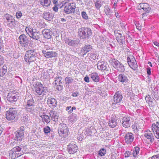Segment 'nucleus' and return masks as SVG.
<instances>
[{
    "instance_id": "1",
    "label": "nucleus",
    "mask_w": 159,
    "mask_h": 159,
    "mask_svg": "<svg viewBox=\"0 0 159 159\" xmlns=\"http://www.w3.org/2000/svg\"><path fill=\"white\" fill-rule=\"evenodd\" d=\"M78 35L81 39H88L92 35L91 30L88 28H81L78 30Z\"/></svg>"
},
{
    "instance_id": "2",
    "label": "nucleus",
    "mask_w": 159,
    "mask_h": 159,
    "mask_svg": "<svg viewBox=\"0 0 159 159\" xmlns=\"http://www.w3.org/2000/svg\"><path fill=\"white\" fill-rule=\"evenodd\" d=\"M36 52L35 49H30L26 52L25 60L27 62H31L35 61L36 59Z\"/></svg>"
},
{
    "instance_id": "3",
    "label": "nucleus",
    "mask_w": 159,
    "mask_h": 159,
    "mask_svg": "<svg viewBox=\"0 0 159 159\" xmlns=\"http://www.w3.org/2000/svg\"><path fill=\"white\" fill-rule=\"evenodd\" d=\"M18 39L19 43L21 46L26 48H29L30 46L31 42L25 35L24 34L20 35Z\"/></svg>"
},
{
    "instance_id": "4",
    "label": "nucleus",
    "mask_w": 159,
    "mask_h": 159,
    "mask_svg": "<svg viewBox=\"0 0 159 159\" xmlns=\"http://www.w3.org/2000/svg\"><path fill=\"white\" fill-rule=\"evenodd\" d=\"M35 92L37 95L43 96L46 94L48 92L46 88L44 87L40 83L36 84Z\"/></svg>"
},
{
    "instance_id": "5",
    "label": "nucleus",
    "mask_w": 159,
    "mask_h": 159,
    "mask_svg": "<svg viewBox=\"0 0 159 159\" xmlns=\"http://www.w3.org/2000/svg\"><path fill=\"white\" fill-rule=\"evenodd\" d=\"M17 114V110L16 108H10L5 113L6 118L8 120H13L15 119Z\"/></svg>"
},
{
    "instance_id": "6",
    "label": "nucleus",
    "mask_w": 159,
    "mask_h": 159,
    "mask_svg": "<svg viewBox=\"0 0 159 159\" xmlns=\"http://www.w3.org/2000/svg\"><path fill=\"white\" fill-rule=\"evenodd\" d=\"M68 2H64L63 6H65L64 8V12L66 14L73 13L75 11V6L73 3H68Z\"/></svg>"
},
{
    "instance_id": "7",
    "label": "nucleus",
    "mask_w": 159,
    "mask_h": 159,
    "mask_svg": "<svg viewBox=\"0 0 159 159\" xmlns=\"http://www.w3.org/2000/svg\"><path fill=\"white\" fill-rule=\"evenodd\" d=\"M19 96L17 93L14 91L9 92L7 96V100L10 102L13 103L16 102L19 98Z\"/></svg>"
},
{
    "instance_id": "8",
    "label": "nucleus",
    "mask_w": 159,
    "mask_h": 159,
    "mask_svg": "<svg viewBox=\"0 0 159 159\" xmlns=\"http://www.w3.org/2000/svg\"><path fill=\"white\" fill-rule=\"evenodd\" d=\"M112 64L114 67L120 72H123L125 70L124 65L118 60L114 59L112 60Z\"/></svg>"
},
{
    "instance_id": "9",
    "label": "nucleus",
    "mask_w": 159,
    "mask_h": 159,
    "mask_svg": "<svg viewBox=\"0 0 159 159\" xmlns=\"http://www.w3.org/2000/svg\"><path fill=\"white\" fill-rule=\"evenodd\" d=\"M64 41L69 46L74 47H77L80 42L79 40L76 38L73 39L66 38Z\"/></svg>"
},
{
    "instance_id": "10",
    "label": "nucleus",
    "mask_w": 159,
    "mask_h": 159,
    "mask_svg": "<svg viewBox=\"0 0 159 159\" xmlns=\"http://www.w3.org/2000/svg\"><path fill=\"white\" fill-rule=\"evenodd\" d=\"M97 66L98 69L101 71H104L108 70L109 65L107 62L102 60L98 62Z\"/></svg>"
},
{
    "instance_id": "11",
    "label": "nucleus",
    "mask_w": 159,
    "mask_h": 159,
    "mask_svg": "<svg viewBox=\"0 0 159 159\" xmlns=\"http://www.w3.org/2000/svg\"><path fill=\"white\" fill-rule=\"evenodd\" d=\"M119 30H115L114 33L118 42L120 44L122 45L125 43V37L124 35H122L121 33L119 32Z\"/></svg>"
},
{
    "instance_id": "12",
    "label": "nucleus",
    "mask_w": 159,
    "mask_h": 159,
    "mask_svg": "<svg viewBox=\"0 0 159 159\" xmlns=\"http://www.w3.org/2000/svg\"><path fill=\"white\" fill-rule=\"evenodd\" d=\"M122 98L123 96L121 92L116 91L113 96V103L112 104L120 103L121 102Z\"/></svg>"
},
{
    "instance_id": "13",
    "label": "nucleus",
    "mask_w": 159,
    "mask_h": 159,
    "mask_svg": "<svg viewBox=\"0 0 159 159\" xmlns=\"http://www.w3.org/2000/svg\"><path fill=\"white\" fill-rule=\"evenodd\" d=\"M134 136L131 132L127 133L124 136V139L126 144H131L134 140Z\"/></svg>"
},
{
    "instance_id": "14",
    "label": "nucleus",
    "mask_w": 159,
    "mask_h": 159,
    "mask_svg": "<svg viewBox=\"0 0 159 159\" xmlns=\"http://www.w3.org/2000/svg\"><path fill=\"white\" fill-rule=\"evenodd\" d=\"M61 126V127L58 132L59 134H63V136L64 137L67 136L68 135L69 130L66 124H62Z\"/></svg>"
},
{
    "instance_id": "15",
    "label": "nucleus",
    "mask_w": 159,
    "mask_h": 159,
    "mask_svg": "<svg viewBox=\"0 0 159 159\" xmlns=\"http://www.w3.org/2000/svg\"><path fill=\"white\" fill-rule=\"evenodd\" d=\"M4 18L7 20V22H9L11 23L8 24V26L9 27L13 28L14 26V24H15V20L12 16L8 14H6L4 16Z\"/></svg>"
},
{
    "instance_id": "16",
    "label": "nucleus",
    "mask_w": 159,
    "mask_h": 159,
    "mask_svg": "<svg viewBox=\"0 0 159 159\" xmlns=\"http://www.w3.org/2000/svg\"><path fill=\"white\" fill-rule=\"evenodd\" d=\"M68 152L70 154H74L77 152L78 148L75 144L70 143L67 146Z\"/></svg>"
},
{
    "instance_id": "17",
    "label": "nucleus",
    "mask_w": 159,
    "mask_h": 159,
    "mask_svg": "<svg viewBox=\"0 0 159 159\" xmlns=\"http://www.w3.org/2000/svg\"><path fill=\"white\" fill-rule=\"evenodd\" d=\"M92 49V46L91 45H85L81 48L80 53L83 56L85 55L88 52L91 51Z\"/></svg>"
},
{
    "instance_id": "18",
    "label": "nucleus",
    "mask_w": 159,
    "mask_h": 159,
    "mask_svg": "<svg viewBox=\"0 0 159 159\" xmlns=\"http://www.w3.org/2000/svg\"><path fill=\"white\" fill-rule=\"evenodd\" d=\"M42 33L44 38L47 39H50L52 37V32L51 30L48 29H44L43 30Z\"/></svg>"
},
{
    "instance_id": "19",
    "label": "nucleus",
    "mask_w": 159,
    "mask_h": 159,
    "mask_svg": "<svg viewBox=\"0 0 159 159\" xmlns=\"http://www.w3.org/2000/svg\"><path fill=\"white\" fill-rule=\"evenodd\" d=\"M42 52L44 55V56L47 58L55 57L57 56V53L53 51L46 52L45 50H43Z\"/></svg>"
},
{
    "instance_id": "20",
    "label": "nucleus",
    "mask_w": 159,
    "mask_h": 159,
    "mask_svg": "<svg viewBox=\"0 0 159 159\" xmlns=\"http://www.w3.org/2000/svg\"><path fill=\"white\" fill-rule=\"evenodd\" d=\"M49 114L52 120L55 122L58 121V114L56 111L51 110L49 112Z\"/></svg>"
},
{
    "instance_id": "21",
    "label": "nucleus",
    "mask_w": 159,
    "mask_h": 159,
    "mask_svg": "<svg viewBox=\"0 0 159 159\" xmlns=\"http://www.w3.org/2000/svg\"><path fill=\"white\" fill-rule=\"evenodd\" d=\"M130 120L129 117L125 116L122 119V125L125 128H128L130 125Z\"/></svg>"
},
{
    "instance_id": "22",
    "label": "nucleus",
    "mask_w": 159,
    "mask_h": 159,
    "mask_svg": "<svg viewBox=\"0 0 159 159\" xmlns=\"http://www.w3.org/2000/svg\"><path fill=\"white\" fill-rule=\"evenodd\" d=\"M144 136L147 139H149L151 143L153 142L154 138L153 134L150 131L147 130L144 134Z\"/></svg>"
},
{
    "instance_id": "23",
    "label": "nucleus",
    "mask_w": 159,
    "mask_h": 159,
    "mask_svg": "<svg viewBox=\"0 0 159 159\" xmlns=\"http://www.w3.org/2000/svg\"><path fill=\"white\" fill-rule=\"evenodd\" d=\"M22 146H16L13 148V151H15L17 154V156L20 157L21 155L24 154V152L22 149Z\"/></svg>"
},
{
    "instance_id": "24",
    "label": "nucleus",
    "mask_w": 159,
    "mask_h": 159,
    "mask_svg": "<svg viewBox=\"0 0 159 159\" xmlns=\"http://www.w3.org/2000/svg\"><path fill=\"white\" fill-rule=\"evenodd\" d=\"M118 81L122 83H126L128 80L127 76L124 73L119 74L118 76Z\"/></svg>"
},
{
    "instance_id": "25",
    "label": "nucleus",
    "mask_w": 159,
    "mask_h": 159,
    "mask_svg": "<svg viewBox=\"0 0 159 159\" xmlns=\"http://www.w3.org/2000/svg\"><path fill=\"white\" fill-rule=\"evenodd\" d=\"M141 9H143L147 13H148L151 10V8L147 3H141L140 4Z\"/></svg>"
},
{
    "instance_id": "26",
    "label": "nucleus",
    "mask_w": 159,
    "mask_h": 159,
    "mask_svg": "<svg viewBox=\"0 0 159 159\" xmlns=\"http://www.w3.org/2000/svg\"><path fill=\"white\" fill-rule=\"evenodd\" d=\"M43 17L45 20L49 21L51 20L53 18V14L49 12H45L43 14Z\"/></svg>"
},
{
    "instance_id": "27",
    "label": "nucleus",
    "mask_w": 159,
    "mask_h": 159,
    "mask_svg": "<svg viewBox=\"0 0 159 159\" xmlns=\"http://www.w3.org/2000/svg\"><path fill=\"white\" fill-rule=\"evenodd\" d=\"M47 103L51 107H54L57 106V101L53 98H49L47 100Z\"/></svg>"
},
{
    "instance_id": "28",
    "label": "nucleus",
    "mask_w": 159,
    "mask_h": 159,
    "mask_svg": "<svg viewBox=\"0 0 159 159\" xmlns=\"http://www.w3.org/2000/svg\"><path fill=\"white\" fill-rule=\"evenodd\" d=\"M90 77L95 82H98L99 81V77L96 73H93L89 75Z\"/></svg>"
},
{
    "instance_id": "29",
    "label": "nucleus",
    "mask_w": 159,
    "mask_h": 159,
    "mask_svg": "<svg viewBox=\"0 0 159 159\" xmlns=\"http://www.w3.org/2000/svg\"><path fill=\"white\" fill-rule=\"evenodd\" d=\"M50 3V0H40V4L44 8L49 6Z\"/></svg>"
},
{
    "instance_id": "30",
    "label": "nucleus",
    "mask_w": 159,
    "mask_h": 159,
    "mask_svg": "<svg viewBox=\"0 0 159 159\" xmlns=\"http://www.w3.org/2000/svg\"><path fill=\"white\" fill-rule=\"evenodd\" d=\"M16 137L15 140L17 141H20L22 140L24 137V132H20L17 131L16 133Z\"/></svg>"
},
{
    "instance_id": "31",
    "label": "nucleus",
    "mask_w": 159,
    "mask_h": 159,
    "mask_svg": "<svg viewBox=\"0 0 159 159\" xmlns=\"http://www.w3.org/2000/svg\"><path fill=\"white\" fill-rule=\"evenodd\" d=\"M142 124L140 122L135 121L134 124L132 125V128L134 131H137L141 129V125Z\"/></svg>"
},
{
    "instance_id": "32",
    "label": "nucleus",
    "mask_w": 159,
    "mask_h": 159,
    "mask_svg": "<svg viewBox=\"0 0 159 159\" xmlns=\"http://www.w3.org/2000/svg\"><path fill=\"white\" fill-rule=\"evenodd\" d=\"M94 2L97 9L99 10L102 5L103 1L102 0H95L94 1Z\"/></svg>"
},
{
    "instance_id": "33",
    "label": "nucleus",
    "mask_w": 159,
    "mask_h": 159,
    "mask_svg": "<svg viewBox=\"0 0 159 159\" xmlns=\"http://www.w3.org/2000/svg\"><path fill=\"white\" fill-rule=\"evenodd\" d=\"M128 65L129 67L134 70H136L138 69V65L136 60H134V61L132 62H131V63H128Z\"/></svg>"
},
{
    "instance_id": "34",
    "label": "nucleus",
    "mask_w": 159,
    "mask_h": 159,
    "mask_svg": "<svg viewBox=\"0 0 159 159\" xmlns=\"http://www.w3.org/2000/svg\"><path fill=\"white\" fill-rule=\"evenodd\" d=\"M34 106L25 105L24 109L27 112L33 113L34 110Z\"/></svg>"
},
{
    "instance_id": "35",
    "label": "nucleus",
    "mask_w": 159,
    "mask_h": 159,
    "mask_svg": "<svg viewBox=\"0 0 159 159\" xmlns=\"http://www.w3.org/2000/svg\"><path fill=\"white\" fill-rule=\"evenodd\" d=\"M33 39L38 40L40 37V34L36 31H34L30 36Z\"/></svg>"
},
{
    "instance_id": "36",
    "label": "nucleus",
    "mask_w": 159,
    "mask_h": 159,
    "mask_svg": "<svg viewBox=\"0 0 159 159\" xmlns=\"http://www.w3.org/2000/svg\"><path fill=\"white\" fill-rule=\"evenodd\" d=\"M7 67L4 65L0 68V77L3 76L7 72Z\"/></svg>"
},
{
    "instance_id": "37",
    "label": "nucleus",
    "mask_w": 159,
    "mask_h": 159,
    "mask_svg": "<svg viewBox=\"0 0 159 159\" xmlns=\"http://www.w3.org/2000/svg\"><path fill=\"white\" fill-rule=\"evenodd\" d=\"M155 137L157 139H159V128H157L155 125H153L152 129Z\"/></svg>"
},
{
    "instance_id": "38",
    "label": "nucleus",
    "mask_w": 159,
    "mask_h": 159,
    "mask_svg": "<svg viewBox=\"0 0 159 159\" xmlns=\"http://www.w3.org/2000/svg\"><path fill=\"white\" fill-rule=\"evenodd\" d=\"M105 8V12L106 15L109 18L112 17V12L110 8H109L107 6H106Z\"/></svg>"
},
{
    "instance_id": "39",
    "label": "nucleus",
    "mask_w": 159,
    "mask_h": 159,
    "mask_svg": "<svg viewBox=\"0 0 159 159\" xmlns=\"http://www.w3.org/2000/svg\"><path fill=\"white\" fill-rule=\"evenodd\" d=\"M9 156L12 159H15L19 157L17 156V154L16 152L13 151V148L10 151Z\"/></svg>"
},
{
    "instance_id": "40",
    "label": "nucleus",
    "mask_w": 159,
    "mask_h": 159,
    "mask_svg": "<svg viewBox=\"0 0 159 159\" xmlns=\"http://www.w3.org/2000/svg\"><path fill=\"white\" fill-rule=\"evenodd\" d=\"M109 125L111 128H114L116 126L117 123L116 120L115 118H112L109 122Z\"/></svg>"
},
{
    "instance_id": "41",
    "label": "nucleus",
    "mask_w": 159,
    "mask_h": 159,
    "mask_svg": "<svg viewBox=\"0 0 159 159\" xmlns=\"http://www.w3.org/2000/svg\"><path fill=\"white\" fill-rule=\"evenodd\" d=\"M25 105H29L30 106H34V102L32 98H31L28 99L25 98Z\"/></svg>"
},
{
    "instance_id": "42",
    "label": "nucleus",
    "mask_w": 159,
    "mask_h": 159,
    "mask_svg": "<svg viewBox=\"0 0 159 159\" xmlns=\"http://www.w3.org/2000/svg\"><path fill=\"white\" fill-rule=\"evenodd\" d=\"M140 150V148L138 147H135L134 148L133 152V156L134 157H136L137 155L139 154Z\"/></svg>"
},
{
    "instance_id": "43",
    "label": "nucleus",
    "mask_w": 159,
    "mask_h": 159,
    "mask_svg": "<svg viewBox=\"0 0 159 159\" xmlns=\"http://www.w3.org/2000/svg\"><path fill=\"white\" fill-rule=\"evenodd\" d=\"M43 121H45L46 123H49L51 120L49 116L46 115H43L41 116Z\"/></svg>"
},
{
    "instance_id": "44",
    "label": "nucleus",
    "mask_w": 159,
    "mask_h": 159,
    "mask_svg": "<svg viewBox=\"0 0 159 159\" xmlns=\"http://www.w3.org/2000/svg\"><path fill=\"white\" fill-rule=\"evenodd\" d=\"M88 56H89L90 58L93 60H96L98 59V56L97 54L94 53H89Z\"/></svg>"
},
{
    "instance_id": "45",
    "label": "nucleus",
    "mask_w": 159,
    "mask_h": 159,
    "mask_svg": "<svg viewBox=\"0 0 159 159\" xmlns=\"http://www.w3.org/2000/svg\"><path fill=\"white\" fill-rule=\"evenodd\" d=\"M127 62L128 64V63H131L134 61L135 60V59L134 56L132 55H129L128 57H127Z\"/></svg>"
},
{
    "instance_id": "46",
    "label": "nucleus",
    "mask_w": 159,
    "mask_h": 159,
    "mask_svg": "<svg viewBox=\"0 0 159 159\" xmlns=\"http://www.w3.org/2000/svg\"><path fill=\"white\" fill-rule=\"evenodd\" d=\"M29 116L27 115H25L22 118L21 121L23 123L26 124L29 121Z\"/></svg>"
},
{
    "instance_id": "47",
    "label": "nucleus",
    "mask_w": 159,
    "mask_h": 159,
    "mask_svg": "<svg viewBox=\"0 0 159 159\" xmlns=\"http://www.w3.org/2000/svg\"><path fill=\"white\" fill-rule=\"evenodd\" d=\"M25 30L26 33L30 36L34 32L33 30L30 26H28L27 27H26Z\"/></svg>"
},
{
    "instance_id": "48",
    "label": "nucleus",
    "mask_w": 159,
    "mask_h": 159,
    "mask_svg": "<svg viewBox=\"0 0 159 159\" xmlns=\"http://www.w3.org/2000/svg\"><path fill=\"white\" fill-rule=\"evenodd\" d=\"M106 153V150L104 148H102L98 151V155L101 157L105 155Z\"/></svg>"
},
{
    "instance_id": "49",
    "label": "nucleus",
    "mask_w": 159,
    "mask_h": 159,
    "mask_svg": "<svg viewBox=\"0 0 159 159\" xmlns=\"http://www.w3.org/2000/svg\"><path fill=\"white\" fill-rule=\"evenodd\" d=\"M151 101H150V102H147L149 105V106L150 107H153L155 106L156 105V100H155L154 99H152Z\"/></svg>"
},
{
    "instance_id": "50",
    "label": "nucleus",
    "mask_w": 159,
    "mask_h": 159,
    "mask_svg": "<svg viewBox=\"0 0 159 159\" xmlns=\"http://www.w3.org/2000/svg\"><path fill=\"white\" fill-rule=\"evenodd\" d=\"M92 133V131H91V129L89 128L86 129H85V132H84V134L86 135V136L91 135Z\"/></svg>"
},
{
    "instance_id": "51",
    "label": "nucleus",
    "mask_w": 159,
    "mask_h": 159,
    "mask_svg": "<svg viewBox=\"0 0 159 159\" xmlns=\"http://www.w3.org/2000/svg\"><path fill=\"white\" fill-rule=\"evenodd\" d=\"M81 16L82 17L86 20H87L88 19V16L87 14L84 11H83L81 12Z\"/></svg>"
},
{
    "instance_id": "52",
    "label": "nucleus",
    "mask_w": 159,
    "mask_h": 159,
    "mask_svg": "<svg viewBox=\"0 0 159 159\" xmlns=\"http://www.w3.org/2000/svg\"><path fill=\"white\" fill-rule=\"evenodd\" d=\"M65 80L66 84H69L71 83L72 82L73 79L71 77H67L66 78Z\"/></svg>"
},
{
    "instance_id": "53",
    "label": "nucleus",
    "mask_w": 159,
    "mask_h": 159,
    "mask_svg": "<svg viewBox=\"0 0 159 159\" xmlns=\"http://www.w3.org/2000/svg\"><path fill=\"white\" fill-rule=\"evenodd\" d=\"M43 129V131L45 134H48L50 133L51 131L50 128L48 126H46L44 127Z\"/></svg>"
},
{
    "instance_id": "54",
    "label": "nucleus",
    "mask_w": 159,
    "mask_h": 159,
    "mask_svg": "<svg viewBox=\"0 0 159 159\" xmlns=\"http://www.w3.org/2000/svg\"><path fill=\"white\" fill-rule=\"evenodd\" d=\"M62 79V78L61 77H58L57 78L56 80L54 82V83L55 84V85H57L60 84V83H59V81H61Z\"/></svg>"
},
{
    "instance_id": "55",
    "label": "nucleus",
    "mask_w": 159,
    "mask_h": 159,
    "mask_svg": "<svg viewBox=\"0 0 159 159\" xmlns=\"http://www.w3.org/2000/svg\"><path fill=\"white\" fill-rule=\"evenodd\" d=\"M154 98H152L150 95H148L146 96V97L145 98L146 101L147 102H148L149 101L150 102L151 101L152 99H154Z\"/></svg>"
},
{
    "instance_id": "56",
    "label": "nucleus",
    "mask_w": 159,
    "mask_h": 159,
    "mask_svg": "<svg viewBox=\"0 0 159 159\" xmlns=\"http://www.w3.org/2000/svg\"><path fill=\"white\" fill-rule=\"evenodd\" d=\"M56 89L58 91H61L63 89V86L60 84L55 85Z\"/></svg>"
},
{
    "instance_id": "57",
    "label": "nucleus",
    "mask_w": 159,
    "mask_h": 159,
    "mask_svg": "<svg viewBox=\"0 0 159 159\" xmlns=\"http://www.w3.org/2000/svg\"><path fill=\"white\" fill-rule=\"evenodd\" d=\"M16 18L19 19L22 16V13L20 11H18L16 13Z\"/></svg>"
},
{
    "instance_id": "58",
    "label": "nucleus",
    "mask_w": 159,
    "mask_h": 159,
    "mask_svg": "<svg viewBox=\"0 0 159 159\" xmlns=\"http://www.w3.org/2000/svg\"><path fill=\"white\" fill-rule=\"evenodd\" d=\"M125 157H128L131 155V152L127 151L124 154Z\"/></svg>"
},
{
    "instance_id": "59",
    "label": "nucleus",
    "mask_w": 159,
    "mask_h": 159,
    "mask_svg": "<svg viewBox=\"0 0 159 159\" xmlns=\"http://www.w3.org/2000/svg\"><path fill=\"white\" fill-rule=\"evenodd\" d=\"M112 2H114L113 8L115 9L117 7L118 0H113Z\"/></svg>"
},
{
    "instance_id": "60",
    "label": "nucleus",
    "mask_w": 159,
    "mask_h": 159,
    "mask_svg": "<svg viewBox=\"0 0 159 159\" xmlns=\"http://www.w3.org/2000/svg\"><path fill=\"white\" fill-rule=\"evenodd\" d=\"M84 80L86 82L89 83V78L87 76L84 78Z\"/></svg>"
},
{
    "instance_id": "61",
    "label": "nucleus",
    "mask_w": 159,
    "mask_h": 159,
    "mask_svg": "<svg viewBox=\"0 0 159 159\" xmlns=\"http://www.w3.org/2000/svg\"><path fill=\"white\" fill-rule=\"evenodd\" d=\"M151 159H159V154L153 156L151 157Z\"/></svg>"
},
{
    "instance_id": "62",
    "label": "nucleus",
    "mask_w": 159,
    "mask_h": 159,
    "mask_svg": "<svg viewBox=\"0 0 159 159\" xmlns=\"http://www.w3.org/2000/svg\"><path fill=\"white\" fill-rule=\"evenodd\" d=\"M151 68L148 67L147 68V72L148 75H151Z\"/></svg>"
},
{
    "instance_id": "63",
    "label": "nucleus",
    "mask_w": 159,
    "mask_h": 159,
    "mask_svg": "<svg viewBox=\"0 0 159 159\" xmlns=\"http://www.w3.org/2000/svg\"><path fill=\"white\" fill-rule=\"evenodd\" d=\"M24 129V128L23 126H22L20 127V130H19L18 131L20 132H24L23 131Z\"/></svg>"
},
{
    "instance_id": "64",
    "label": "nucleus",
    "mask_w": 159,
    "mask_h": 159,
    "mask_svg": "<svg viewBox=\"0 0 159 159\" xmlns=\"http://www.w3.org/2000/svg\"><path fill=\"white\" fill-rule=\"evenodd\" d=\"M120 24L121 25V27L122 29L124 30H125L126 29L125 28V25L122 23H121Z\"/></svg>"
}]
</instances>
